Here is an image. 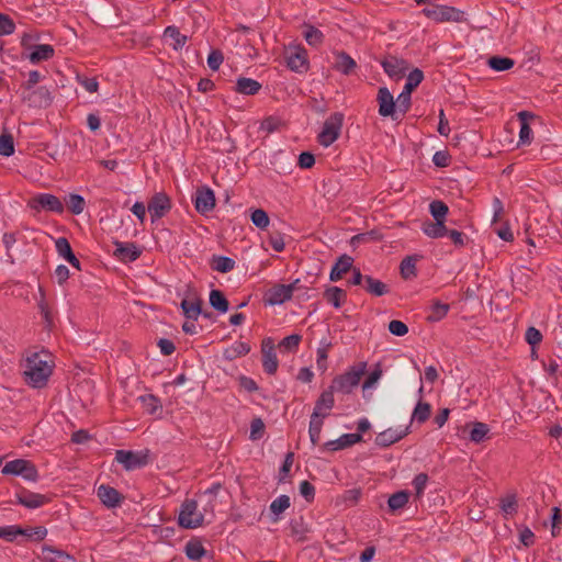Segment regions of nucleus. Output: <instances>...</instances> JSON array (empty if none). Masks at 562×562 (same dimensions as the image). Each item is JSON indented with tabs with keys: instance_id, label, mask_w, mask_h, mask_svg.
Masks as SVG:
<instances>
[{
	"instance_id": "1",
	"label": "nucleus",
	"mask_w": 562,
	"mask_h": 562,
	"mask_svg": "<svg viewBox=\"0 0 562 562\" xmlns=\"http://www.w3.org/2000/svg\"><path fill=\"white\" fill-rule=\"evenodd\" d=\"M53 368L54 362L48 351L33 352L25 360V381L33 387H44L53 373Z\"/></svg>"
},
{
	"instance_id": "2",
	"label": "nucleus",
	"mask_w": 562,
	"mask_h": 562,
	"mask_svg": "<svg viewBox=\"0 0 562 562\" xmlns=\"http://www.w3.org/2000/svg\"><path fill=\"white\" fill-rule=\"evenodd\" d=\"M429 212L434 221H426L422 225L423 233L430 238H442L447 233L448 205L441 200H434L429 204Z\"/></svg>"
},
{
	"instance_id": "3",
	"label": "nucleus",
	"mask_w": 562,
	"mask_h": 562,
	"mask_svg": "<svg viewBox=\"0 0 562 562\" xmlns=\"http://www.w3.org/2000/svg\"><path fill=\"white\" fill-rule=\"evenodd\" d=\"M367 371V362L361 361L351 366L346 372L335 376L331 380L330 387L334 392L345 395L351 394L353 389L358 386L362 375Z\"/></svg>"
},
{
	"instance_id": "4",
	"label": "nucleus",
	"mask_w": 562,
	"mask_h": 562,
	"mask_svg": "<svg viewBox=\"0 0 562 562\" xmlns=\"http://www.w3.org/2000/svg\"><path fill=\"white\" fill-rule=\"evenodd\" d=\"M422 13L436 23L463 22L464 12L450 5L435 4L431 8H424Z\"/></svg>"
},
{
	"instance_id": "5",
	"label": "nucleus",
	"mask_w": 562,
	"mask_h": 562,
	"mask_svg": "<svg viewBox=\"0 0 562 562\" xmlns=\"http://www.w3.org/2000/svg\"><path fill=\"white\" fill-rule=\"evenodd\" d=\"M344 123V114L340 112L333 113L323 124V128L317 136V142L324 146H330L338 139Z\"/></svg>"
},
{
	"instance_id": "6",
	"label": "nucleus",
	"mask_w": 562,
	"mask_h": 562,
	"mask_svg": "<svg viewBox=\"0 0 562 562\" xmlns=\"http://www.w3.org/2000/svg\"><path fill=\"white\" fill-rule=\"evenodd\" d=\"M203 515L198 512V502L187 498L182 504L178 516V524L186 529H194L202 525Z\"/></svg>"
},
{
	"instance_id": "7",
	"label": "nucleus",
	"mask_w": 562,
	"mask_h": 562,
	"mask_svg": "<svg viewBox=\"0 0 562 562\" xmlns=\"http://www.w3.org/2000/svg\"><path fill=\"white\" fill-rule=\"evenodd\" d=\"M27 206L35 211H47L61 214L65 210L64 203L60 199L50 193H38L27 201Z\"/></svg>"
},
{
	"instance_id": "8",
	"label": "nucleus",
	"mask_w": 562,
	"mask_h": 562,
	"mask_svg": "<svg viewBox=\"0 0 562 562\" xmlns=\"http://www.w3.org/2000/svg\"><path fill=\"white\" fill-rule=\"evenodd\" d=\"M115 460L121 463L126 471L140 469L149 463V451L116 450Z\"/></svg>"
},
{
	"instance_id": "9",
	"label": "nucleus",
	"mask_w": 562,
	"mask_h": 562,
	"mask_svg": "<svg viewBox=\"0 0 562 562\" xmlns=\"http://www.w3.org/2000/svg\"><path fill=\"white\" fill-rule=\"evenodd\" d=\"M21 99L23 102H26L31 108H48L53 102V97L50 90L41 86L37 88H32L25 92H22Z\"/></svg>"
},
{
	"instance_id": "10",
	"label": "nucleus",
	"mask_w": 562,
	"mask_h": 562,
	"mask_svg": "<svg viewBox=\"0 0 562 562\" xmlns=\"http://www.w3.org/2000/svg\"><path fill=\"white\" fill-rule=\"evenodd\" d=\"M151 222L160 220L171 210V200L165 192L155 193L147 203Z\"/></svg>"
},
{
	"instance_id": "11",
	"label": "nucleus",
	"mask_w": 562,
	"mask_h": 562,
	"mask_svg": "<svg viewBox=\"0 0 562 562\" xmlns=\"http://www.w3.org/2000/svg\"><path fill=\"white\" fill-rule=\"evenodd\" d=\"M381 66L384 70V72L390 77V78H396V79H401L405 76V72L408 70V61L403 59V58H398L394 55H387L385 56L382 60H381Z\"/></svg>"
},
{
	"instance_id": "12",
	"label": "nucleus",
	"mask_w": 562,
	"mask_h": 562,
	"mask_svg": "<svg viewBox=\"0 0 562 562\" xmlns=\"http://www.w3.org/2000/svg\"><path fill=\"white\" fill-rule=\"evenodd\" d=\"M261 353L263 371L269 375L276 374L279 367V361L274 351L272 338L268 337L262 340Z\"/></svg>"
},
{
	"instance_id": "13",
	"label": "nucleus",
	"mask_w": 562,
	"mask_h": 562,
	"mask_svg": "<svg viewBox=\"0 0 562 562\" xmlns=\"http://www.w3.org/2000/svg\"><path fill=\"white\" fill-rule=\"evenodd\" d=\"M286 66L296 72H304L308 69L307 52L302 46H296L286 52Z\"/></svg>"
},
{
	"instance_id": "14",
	"label": "nucleus",
	"mask_w": 562,
	"mask_h": 562,
	"mask_svg": "<svg viewBox=\"0 0 562 562\" xmlns=\"http://www.w3.org/2000/svg\"><path fill=\"white\" fill-rule=\"evenodd\" d=\"M379 114L383 117L396 120V103L393 94L386 87H380L376 94Z\"/></svg>"
},
{
	"instance_id": "15",
	"label": "nucleus",
	"mask_w": 562,
	"mask_h": 562,
	"mask_svg": "<svg viewBox=\"0 0 562 562\" xmlns=\"http://www.w3.org/2000/svg\"><path fill=\"white\" fill-rule=\"evenodd\" d=\"M192 201L196 212L200 214H206L215 207L214 192L205 186L196 189Z\"/></svg>"
},
{
	"instance_id": "16",
	"label": "nucleus",
	"mask_w": 562,
	"mask_h": 562,
	"mask_svg": "<svg viewBox=\"0 0 562 562\" xmlns=\"http://www.w3.org/2000/svg\"><path fill=\"white\" fill-rule=\"evenodd\" d=\"M291 299V286L285 284H274L263 295L266 305H280Z\"/></svg>"
},
{
	"instance_id": "17",
	"label": "nucleus",
	"mask_w": 562,
	"mask_h": 562,
	"mask_svg": "<svg viewBox=\"0 0 562 562\" xmlns=\"http://www.w3.org/2000/svg\"><path fill=\"white\" fill-rule=\"evenodd\" d=\"M334 393L330 386L323 391L315 402L312 415L315 417H327L335 405Z\"/></svg>"
},
{
	"instance_id": "18",
	"label": "nucleus",
	"mask_w": 562,
	"mask_h": 562,
	"mask_svg": "<svg viewBox=\"0 0 562 562\" xmlns=\"http://www.w3.org/2000/svg\"><path fill=\"white\" fill-rule=\"evenodd\" d=\"M15 497L18 504L31 509L42 507L49 502V497L46 495L27 490H22L20 493H16Z\"/></svg>"
},
{
	"instance_id": "19",
	"label": "nucleus",
	"mask_w": 562,
	"mask_h": 562,
	"mask_svg": "<svg viewBox=\"0 0 562 562\" xmlns=\"http://www.w3.org/2000/svg\"><path fill=\"white\" fill-rule=\"evenodd\" d=\"M114 244L116 246L114 256L123 262H133L142 255V250L134 243L115 241Z\"/></svg>"
},
{
	"instance_id": "20",
	"label": "nucleus",
	"mask_w": 562,
	"mask_h": 562,
	"mask_svg": "<svg viewBox=\"0 0 562 562\" xmlns=\"http://www.w3.org/2000/svg\"><path fill=\"white\" fill-rule=\"evenodd\" d=\"M409 432V428L406 427L405 429H393V428H389V429H385L383 431H381L380 434L376 435L375 437V445L381 447V448H387L390 446H392L393 443L400 441L401 439H403L405 436H407Z\"/></svg>"
},
{
	"instance_id": "21",
	"label": "nucleus",
	"mask_w": 562,
	"mask_h": 562,
	"mask_svg": "<svg viewBox=\"0 0 562 562\" xmlns=\"http://www.w3.org/2000/svg\"><path fill=\"white\" fill-rule=\"evenodd\" d=\"M97 494L101 503L108 508L117 507L123 501L122 494L116 488L110 485H100L98 487Z\"/></svg>"
},
{
	"instance_id": "22",
	"label": "nucleus",
	"mask_w": 562,
	"mask_h": 562,
	"mask_svg": "<svg viewBox=\"0 0 562 562\" xmlns=\"http://www.w3.org/2000/svg\"><path fill=\"white\" fill-rule=\"evenodd\" d=\"M335 57L334 69L345 76H349L355 72L357 68L356 60L344 50H336L333 53Z\"/></svg>"
},
{
	"instance_id": "23",
	"label": "nucleus",
	"mask_w": 562,
	"mask_h": 562,
	"mask_svg": "<svg viewBox=\"0 0 562 562\" xmlns=\"http://www.w3.org/2000/svg\"><path fill=\"white\" fill-rule=\"evenodd\" d=\"M353 258L347 254L339 256L335 265L331 267L329 280L336 282L342 279L344 274L353 268Z\"/></svg>"
},
{
	"instance_id": "24",
	"label": "nucleus",
	"mask_w": 562,
	"mask_h": 562,
	"mask_svg": "<svg viewBox=\"0 0 562 562\" xmlns=\"http://www.w3.org/2000/svg\"><path fill=\"white\" fill-rule=\"evenodd\" d=\"M362 441V435L360 434H345L340 436L338 439L329 440L324 443L323 449L327 451H337Z\"/></svg>"
},
{
	"instance_id": "25",
	"label": "nucleus",
	"mask_w": 562,
	"mask_h": 562,
	"mask_svg": "<svg viewBox=\"0 0 562 562\" xmlns=\"http://www.w3.org/2000/svg\"><path fill=\"white\" fill-rule=\"evenodd\" d=\"M41 559L43 562H77L72 555L50 546H43Z\"/></svg>"
},
{
	"instance_id": "26",
	"label": "nucleus",
	"mask_w": 562,
	"mask_h": 562,
	"mask_svg": "<svg viewBox=\"0 0 562 562\" xmlns=\"http://www.w3.org/2000/svg\"><path fill=\"white\" fill-rule=\"evenodd\" d=\"M520 122L519 130V142L520 145H529L531 143L532 130L529 125V120L533 119L535 115L528 111H520L517 114Z\"/></svg>"
},
{
	"instance_id": "27",
	"label": "nucleus",
	"mask_w": 562,
	"mask_h": 562,
	"mask_svg": "<svg viewBox=\"0 0 562 562\" xmlns=\"http://www.w3.org/2000/svg\"><path fill=\"white\" fill-rule=\"evenodd\" d=\"M55 54V49L49 44H38L33 46L29 59L32 64H38L43 60L50 59Z\"/></svg>"
},
{
	"instance_id": "28",
	"label": "nucleus",
	"mask_w": 562,
	"mask_h": 562,
	"mask_svg": "<svg viewBox=\"0 0 562 562\" xmlns=\"http://www.w3.org/2000/svg\"><path fill=\"white\" fill-rule=\"evenodd\" d=\"M261 89V83L255 79L239 77L236 81L235 91L246 95H255Z\"/></svg>"
},
{
	"instance_id": "29",
	"label": "nucleus",
	"mask_w": 562,
	"mask_h": 562,
	"mask_svg": "<svg viewBox=\"0 0 562 562\" xmlns=\"http://www.w3.org/2000/svg\"><path fill=\"white\" fill-rule=\"evenodd\" d=\"M327 303L331 304L335 308H340L347 300V293L339 286H329L323 293Z\"/></svg>"
},
{
	"instance_id": "30",
	"label": "nucleus",
	"mask_w": 562,
	"mask_h": 562,
	"mask_svg": "<svg viewBox=\"0 0 562 562\" xmlns=\"http://www.w3.org/2000/svg\"><path fill=\"white\" fill-rule=\"evenodd\" d=\"M202 304L201 297H196L194 301L184 299L181 301L180 307L188 319L196 321L202 313Z\"/></svg>"
},
{
	"instance_id": "31",
	"label": "nucleus",
	"mask_w": 562,
	"mask_h": 562,
	"mask_svg": "<svg viewBox=\"0 0 562 562\" xmlns=\"http://www.w3.org/2000/svg\"><path fill=\"white\" fill-rule=\"evenodd\" d=\"M363 289L373 296H383L390 292V288L386 283L368 274L366 276Z\"/></svg>"
},
{
	"instance_id": "32",
	"label": "nucleus",
	"mask_w": 562,
	"mask_h": 562,
	"mask_svg": "<svg viewBox=\"0 0 562 562\" xmlns=\"http://www.w3.org/2000/svg\"><path fill=\"white\" fill-rule=\"evenodd\" d=\"M429 310L430 312L427 315L426 321L428 323H437L447 316L450 310V305L447 303H441L440 301H434Z\"/></svg>"
},
{
	"instance_id": "33",
	"label": "nucleus",
	"mask_w": 562,
	"mask_h": 562,
	"mask_svg": "<svg viewBox=\"0 0 562 562\" xmlns=\"http://www.w3.org/2000/svg\"><path fill=\"white\" fill-rule=\"evenodd\" d=\"M291 506V501L288 495H280L270 504V512L273 515L271 518L272 522L280 520V515L284 513Z\"/></svg>"
},
{
	"instance_id": "34",
	"label": "nucleus",
	"mask_w": 562,
	"mask_h": 562,
	"mask_svg": "<svg viewBox=\"0 0 562 562\" xmlns=\"http://www.w3.org/2000/svg\"><path fill=\"white\" fill-rule=\"evenodd\" d=\"M210 266L214 271L227 273L234 269L235 260L226 256L214 255L210 261Z\"/></svg>"
},
{
	"instance_id": "35",
	"label": "nucleus",
	"mask_w": 562,
	"mask_h": 562,
	"mask_svg": "<svg viewBox=\"0 0 562 562\" xmlns=\"http://www.w3.org/2000/svg\"><path fill=\"white\" fill-rule=\"evenodd\" d=\"M209 301L210 305L220 313H226L229 308V302L221 290H211Z\"/></svg>"
},
{
	"instance_id": "36",
	"label": "nucleus",
	"mask_w": 562,
	"mask_h": 562,
	"mask_svg": "<svg viewBox=\"0 0 562 562\" xmlns=\"http://www.w3.org/2000/svg\"><path fill=\"white\" fill-rule=\"evenodd\" d=\"M488 67L497 72L509 70L514 67L515 60L505 56H492L487 59Z\"/></svg>"
},
{
	"instance_id": "37",
	"label": "nucleus",
	"mask_w": 562,
	"mask_h": 562,
	"mask_svg": "<svg viewBox=\"0 0 562 562\" xmlns=\"http://www.w3.org/2000/svg\"><path fill=\"white\" fill-rule=\"evenodd\" d=\"M164 36L169 37L173 41L171 46L175 50L181 49L188 42V36L181 34L179 29L175 25L167 26L164 31Z\"/></svg>"
},
{
	"instance_id": "38",
	"label": "nucleus",
	"mask_w": 562,
	"mask_h": 562,
	"mask_svg": "<svg viewBox=\"0 0 562 562\" xmlns=\"http://www.w3.org/2000/svg\"><path fill=\"white\" fill-rule=\"evenodd\" d=\"M65 203L68 207V211L74 215L81 214L86 207L85 198L77 193H69L65 198Z\"/></svg>"
},
{
	"instance_id": "39",
	"label": "nucleus",
	"mask_w": 562,
	"mask_h": 562,
	"mask_svg": "<svg viewBox=\"0 0 562 562\" xmlns=\"http://www.w3.org/2000/svg\"><path fill=\"white\" fill-rule=\"evenodd\" d=\"M467 427H471L470 440L475 443L482 442L490 432L488 426L482 422L467 424Z\"/></svg>"
},
{
	"instance_id": "40",
	"label": "nucleus",
	"mask_w": 562,
	"mask_h": 562,
	"mask_svg": "<svg viewBox=\"0 0 562 562\" xmlns=\"http://www.w3.org/2000/svg\"><path fill=\"white\" fill-rule=\"evenodd\" d=\"M416 257L407 256L400 265V273L404 280H411L417 276Z\"/></svg>"
},
{
	"instance_id": "41",
	"label": "nucleus",
	"mask_w": 562,
	"mask_h": 562,
	"mask_svg": "<svg viewBox=\"0 0 562 562\" xmlns=\"http://www.w3.org/2000/svg\"><path fill=\"white\" fill-rule=\"evenodd\" d=\"M138 400L140 401L144 411L149 415H155L162 408L160 400L154 394L142 395Z\"/></svg>"
},
{
	"instance_id": "42",
	"label": "nucleus",
	"mask_w": 562,
	"mask_h": 562,
	"mask_svg": "<svg viewBox=\"0 0 562 562\" xmlns=\"http://www.w3.org/2000/svg\"><path fill=\"white\" fill-rule=\"evenodd\" d=\"M303 35L307 44L311 46H318L323 43L324 40V34L322 31L312 24L304 25Z\"/></svg>"
},
{
	"instance_id": "43",
	"label": "nucleus",
	"mask_w": 562,
	"mask_h": 562,
	"mask_svg": "<svg viewBox=\"0 0 562 562\" xmlns=\"http://www.w3.org/2000/svg\"><path fill=\"white\" fill-rule=\"evenodd\" d=\"M409 499V493L407 491H398L389 497L387 506L391 512L402 509Z\"/></svg>"
},
{
	"instance_id": "44",
	"label": "nucleus",
	"mask_w": 562,
	"mask_h": 562,
	"mask_svg": "<svg viewBox=\"0 0 562 562\" xmlns=\"http://www.w3.org/2000/svg\"><path fill=\"white\" fill-rule=\"evenodd\" d=\"M26 535L25 528L19 525H9L0 527V538L13 542L18 536Z\"/></svg>"
},
{
	"instance_id": "45",
	"label": "nucleus",
	"mask_w": 562,
	"mask_h": 562,
	"mask_svg": "<svg viewBox=\"0 0 562 562\" xmlns=\"http://www.w3.org/2000/svg\"><path fill=\"white\" fill-rule=\"evenodd\" d=\"M430 404L419 401L413 411L412 420H416L419 424H424L430 417Z\"/></svg>"
},
{
	"instance_id": "46",
	"label": "nucleus",
	"mask_w": 562,
	"mask_h": 562,
	"mask_svg": "<svg viewBox=\"0 0 562 562\" xmlns=\"http://www.w3.org/2000/svg\"><path fill=\"white\" fill-rule=\"evenodd\" d=\"M251 350L250 345L244 341H235L228 349L225 351V356L228 359H235L241 356H246Z\"/></svg>"
},
{
	"instance_id": "47",
	"label": "nucleus",
	"mask_w": 562,
	"mask_h": 562,
	"mask_svg": "<svg viewBox=\"0 0 562 562\" xmlns=\"http://www.w3.org/2000/svg\"><path fill=\"white\" fill-rule=\"evenodd\" d=\"M323 419V417H315L314 415H311L308 435L313 446H316L319 441Z\"/></svg>"
},
{
	"instance_id": "48",
	"label": "nucleus",
	"mask_w": 562,
	"mask_h": 562,
	"mask_svg": "<svg viewBox=\"0 0 562 562\" xmlns=\"http://www.w3.org/2000/svg\"><path fill=\"white\" fill-rule=\"evenodd\" d=\"M206 553L203 544L200 541H189L186 544V554L188 559L192 561H198L202 559Z\"/></svg>"
},
{
	"instance_id": "49",
	"label": "nucleus",
	"mask_w": 562,
	"mask_h": 562,
	"mask_svg": "<svg viewBox=\"0 0 562 562\" xmlns=\"http://www.w3.org/2000/svg\"><path fill=\"white\" fill-rule=\"evenodd\" d=\"M14 138L10 133L0 135V155L10 157L14 154Z\"/></svg>"
},
{
	"instance_id": "50",
	"label": "nucleus",
	"mask_w": 562,
	"mask_h": 562,
	"mask_svg": "<svg viewBox=\"0 0 562 562\" xmlns=\"http://www.w3.org/2000/svg\"><path fill=\"white\" fill-rule=\"evenodd\" d=\"M445 236H447L457 248H463L469 243V237L463 232L457 229L447 228Z\"/></svg>"
},
{
	"instance_id": "51",
	"label": "nucleus",
	"mask_w": 562,
	"mask_h": 562,
	"mask_svg": "<svg viewBox=\"0 0 562 562\" xmlns=\"http://www.w3.org/2000/svg\"><path fill=\"white\" fill-rule=\"evenodd\" d=\"M266 430V426L263 420L260 417H255L250 423V440H259L263 437Z\"/></svg>"
},
{
	"instance_id": "52",
	"label": "nucleus",
	"mask_w": 562,
	"mask_h": 562,
	"mask_svg": "<svg viewBox=\"0 0 562 562\" xmlns=\"http://www.w3.org/2000/svg\"><path fill=\"white\" fill-rule=\"evenodd\" d=\"M250 220L252 224L260 229L268 227L270 222L267 212L262 209L255 210L250 215Z\"/></svg>"
},
{
	"instance_id": "53",
	"label": "nucleus",
	"mask_w": 562,
	"mask_h": 562,
	"mask_svg": "<svg viewBox=\"0 0 562 562\" xmlns=\"http://www.w3.org/2000/svg\"><path fill=\"white\" fill-rule=\"evenodd\" d=\"M518 503L515 494L507 495L501 499V509L506 515H514L517 513Z\"/></svg>"
},
{
	"instance_id": "54",
	"label": "nucleus",
	"mask_w": 562,
	"mask_h": 562,
	"mask_svg": "<svg viewBox=\"0 0 562 562\" xmlns=\"http://www.w3.org/2000/svg\"><path fill=\"white\" fill-rule=\"evenodd\" d=\"M26 460L25 459H15V460H12V461H9L4 464V467L2 468V474L4 475H20V473L22 472V468L23 465L25 464Z\"/></svg>"
},
{
	"instance_id": "55",
	"label": "nucleus",
	"mask_w": 562,
	"mask_h": 562,
	"mask_svg": "<svg viewBox=\"0 0 562 562\" xmlns=\"http://www.w3.org/2000/svg\"><path fill=\"white\" fill-rule=\"evenodd\" d=\"M55 247L57 254L65 260H67L74 254L70 243L66 237L57 238L55 241Z\"/></svg>"
},
{
	"instance_id": "56",
	"label": "nucleus",
	"mask_w": 562,
	"mask_h": 562,
	"mask_svg": "<svg viewBox=\"0 0 562 562\" xmlns=\"http://www.w3.org/2000/svg\"><path fill=\"white\" fill-rule=\"evenodd\" d=\"M20 476H22L26 481L36 482L40 477V474L35 464L30 460H26L25 464L22 468Z\"/></svg>"
},
{
	"instance_id": "57",
	"label": "nucleus",
	"mask_w": 562,
	"mask_h": 562,
	"mask_svg": "<svg viewBox=\"0 0 562 562\" xmlns=\"http://www.w3.org/2000/svg\"><path fill=\"white\" fill-rule=\"evenodd\" d=\"M293 461H294V453L288 452L285 454L284 461L279 470V475H278L279 483H283L284 480L289 476Z\"/></svg>"
},
{
	"instance_id": "58",
	"label": "nucleus",
	"mask_w": 562,
	"mask_h": 562,
	"mask_svg": "<svg viewBox=\"0 0 562 562\" xmlns=\"http://www.w3.org/2000/svg\"><path fill=\"white\" fill-rule=\"evenodd\" d=\"M330 347V344H326L325 346L323 347H319L316 351L317 353V358H316V366H317V369L321 371V372H325L328 368L327 366V358H328V348Z\"/></svg>"
},
{
	"instance_id": "59",
	"label": "nucleus",
	"mask_w": 562,
	"mask_h": 562,
	"mask_svg": "<svg viewBox=\"0 0 562 562\" xmlns=\"http://www.w3.org/2000/svg\"><path fill=\"white\" fill-rule=\"evenodd\" d=\"M542 338L541 331L533 326H529L525 333V340L531 347H537L542 341Z\"/></svg>"
},
{
	"instance_id": "60",
	"label": "nucleus",
	"mask_w": 562,
	"mask_h": 562,
	"mask_svg": "<svg viewBox=\"0 0 562 562\" xmlns=\"http://www.w3.org/2000/svg\"><path fill=\"white\" fill-rule=\"evenodd\" d=\"M302 340V336L299 334H292L284 337L280 342L279 347H283L289 351H294L299 348V345Z\"/></svg>"
},
{
	"instance_id": "61",
	"label": "nucleus",
	"mask_w": 562,
	"mask_h": 562,
	"mask_svg": "<svg viewBox=\"0 0 562 562\" xmlns=\"http://www.w3.org/2000/svg\"><path fill=\"white\" fill-rule=\"evenodd\" d=\"M15 24L13 20L3 13H0V36L10 35L14 32Z\"/></svg>"
},
{
	"instance_id": "62",
	"label": "nucleus",
	"mask_w": 562,
	"mask_h": 562,
	"mask_svg": "<svg viewBox=\"0 0 562 562\" xmlns=\"http://www.w3.org/2000/svg\"><path fill=\"white\" fill-rule=\"evenodd\" d=\"M389 331L397 337H403L408 333V326L402 321L393 319L389 323Z\"/></svg>"
},
{
	"instance_id": "63",
	"label": "nucleus",
	"mask_w": 562,
	"mask_h": 562,
	"mask_svg": "<svg viewBox=\"0 0 562 562\" xmlns=\"http://www.w3.org/2000/svg\"><path fill=\"white\" fill-rule=\"evenodd\" d=\"M223 60H224L223 53L220 49H213L210 52V54L207 56V66L213 71H216V70H218Z\"/></svg>"
},
{
	"instance_id": "64",
	"label": "nucleus",
	"mask_w": 562,
	"mask_h": 562,
	"mask_svg": "<svg viewBox=\"0 0 562 562\" xmlns=\"http://www.w3.org/2000/svg\"><path fill=\"white\" fill-rule=\"evenodd\" d=\"M429 477L426 473H418L413 480V486L415 488L416 497H420L424 494Z\"/></svg>"
}]
</instances>
